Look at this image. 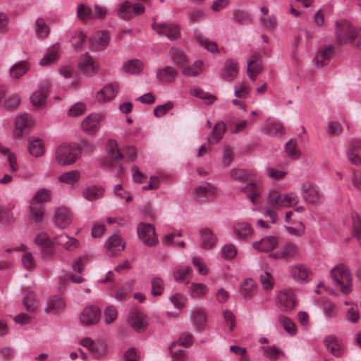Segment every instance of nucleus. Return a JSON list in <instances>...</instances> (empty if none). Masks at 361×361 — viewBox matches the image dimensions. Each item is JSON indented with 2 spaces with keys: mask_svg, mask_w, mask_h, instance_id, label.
I'll use <instances>...</instances> for the list:
<instances>
[{
  "mask_svg": "<svg viewBox=\"0 0 361 361\" xmlns=\"http://www.w3.org/2000/svg\"><path fill=\"white\" fill-rule=\"evenodd\" d=\"M80 154V149L76 145L64 143L57 147L55 159L59 165L65 166L74 164Z\"/></svg>",
  "mask_w": 361,
  "mask_h": 361,
  "instance_id": "obj_1",
  "label": "nucleus"
},
{
  "mask_svg": "<svg viewBox=\"0 0 361 361\" xmlns=\"http://www.w3.org/2000/svg\"><path fill=\"white\" fill-rule=\"evenodd\" d=\"M356 27L345 20H341L335 24V37L336 43L343 46L352 44L355 42Z\"/></svg>",
  "mask_w": 361,
  "mask_h": 361,
  "instance_id": "obj_2",
  "label": "nucleus"
},
{
  "mask_svg": "<svg viewBox=\"0 0 361 361\" xmlns=\"http://www.w3.org/2000/svg\"><path fill=\"white\" fill-rule=\"evenodd\" d=\"M331 276L334 282L339 286L342 292L349 293L351 291L352 275L348 267L343 265L336 266L331 269Z\"/></svg>",
  "mask_w": 361,
  "mask_h": 361,
  "instance_id": "obj_3",
  "label": "nucleus"
},
{
  "mask_svg": "<svg viewBox=\"0 0 361 361\" xmlns=\"http://www.w3.org/2000/svg\"><path fill=\"white\" fill-rule=\"evenodd\" d=\"M267 202L272 207H288L297 204L299 202V198L293 192L281 194L276 190H271Z\"/></svg>",
  "mask_w": 361,
  "mask_h": 361,
  "instance_id": "obj_4",
  "label": "nucleus"
},
{
  "mask_svg": "<svg viewBox=\"0 0 361 361\" xmlns=\"http://www.w3.org/2000/svg\"><path fill=\"white\" fill-rule=\"evenodd\" d=\"M152 28L161 36H165L170 40H175L180 37V31L179 25L173 23H160L154 22L152 24Z\"/></svg>",
  "mask_w": 361,
  "mask_h": 361,
  "instance_id": "obj_5",
  "label": "nucleus"
},
{
  "mask_svg": "<svg viewBox=\"0 0 361 361\" xmlns=\"http://www.w3.org/2000/svg\"><path fill=\"white\" fill-rule=\"evenodd\" d=\"M106 151L109 157L114 161H119L124 158V154L119 151L117 142L114 140H109L108 141L106 145ZM125 156L130 160H134L137 157L136 149L132 146L126 147L125 150Z\"/></svg>",
  "mask_w": 361,
  "mask_h": 361,
  "instance_id": "obj_6",
  "label": "nucleus"
},
{
  "mask_svg": "<svg viewBox=\"0 0 361 361\" xmlns=\"http://www.w3.org/2000/svg\"><path fill=\"white\" fill-rule=\"evenodd\" d=\"M137 229L140 239L146 246L152 247L158 244L155 227L152 224L140 223L137 225Z\"/></svg>",
  "mask_w": 361,
  "mask_h": 361,
  "instance_id": "obj_7",
  "label": "nucleus"
},
{
  "mask_svg": "<svg viewBox=\"0 0 361 361\" xmlns=\"http://www.w3.org/2000/svg\"><path fill=\"white\" fill-rule=\"evenodd\" d=\"M145 7L142 4L137 3L131 5L128 1H126L121 4L118 9L120 18L124 20H130L136 16L144 13Z\"/></svg>",
  "mask_w": 361,
  "mask_h": 361,
  "instance_id": "obj_8",
  "label": "nucleus"
},
{
  "mask_svg": "<svg viewBox=\"0 0 361 361\" xmlns=\"http://www.w3.org/2000/svg\"><path fill=\"white\" fill-rule=\"evenodd\" d=\"M100 317L99 309L93 305L85 307L79 316L80 323L86 326L97 324L99 322Z\"/></svg>",
  "mask_w": 361,
  "mask_h": 361,
  "instance_id": "obj_9",
  "label": "nucleus"
},
{
  "mask_svg": "<svg viewBox=\"0 0 361 361\" xmlns=\"http://www.w3.org/2000/svg\"><path fill=\"white\" fill-rule=\"evenodd\" d=\"M279 307L281 310L290 312L295 306V294L291 290H283L277 296Z\"/></svg>",
  "mask_w": 361,
  "mask_h": 361,
  "instance_id": "obj_10",
  "label": "nucleus"
},
{
  "mask_svg": "<svg viewBox=\"0 0 361 361\" xmlns=\"http://www.w3.org/2000/svg\"><path fill=\"white\" fill-rule=\"evenodd\" d=\"M302 197L307 204H316L321 202L322 195L317 186L307 183L302 186Z\"/></svg>",
  "mask_w": 361,
  "mask_h": 361,
  "instance_id": "obj_11",
  "label": "nucleus"
},
{
  "mask_svg": "<svg viewBox=\"0 0 361 361\" xmlns=\"http://www.w3.org/2000/svg\"><path fill=\"white\" fill-rule=\"evenodd\" d=\"M102 116L99 114H91L82 122V129L87 133L94 134L99 128Z\"/></svg>",
  "mask_w": 361,
  "mask_h": 361,
  "instance_id": "obj_12",
  "label": "nucleus"
},
{
  "mask_svg": "<svg viewBox=\"0 0 361 361\" xmlns=\"http://www.w3.org/2000/svg\"><path fill=\"white\" fill-rule=\"evenodd\" d=\"M78 66L83 74L88 77L94 75L99 70V66L87 52L81 57Z\"/></svg>",
  "mask_w": 361,
  "mask_h": 361,
  "instance_id": "obj_13",
  "label": "nucleus"
},
{
  "mask_svg": "<svg viewBox=\"0 0 361 361\" xmlns=\"http://www.w3.org/2000/svg\"><path fill=\"white\" fill-rule=\"evenodd\" d=\"M298 250V247L296 244L287 243L280 250L271 253L269 256L275 259H289L293 257L297 254Z\"/></svg>",
  "mask_w": 361,
  "mask_h": 361,
  "instance_id": "obj_14",
  "label": "nucleus"
},
{
  "mask_svg": "<svg viewBox=\"0 0 361 361\" xmlns=\"http://www.w3.org/2000/svg\"><path fill=\"white\" fill-rule=\"evenodd\" d=\"M334 54V47L329 45L320 49L314 58V65L319 68L326 65Z\"/></svg>",
  "mask_w": 361,
  "mask_h": 361,
  "instance_id": "obj_15",
  "label": "nucleus"
},
{
  "mask_svg": "<svg viewBox=\"0 0 361 361\" xmlns=\"http://www.w3.org/2000/svg\"><path fill=\"white\" fill-rule=\"evenodd\" d=\"M110 36L106 31L95 34L90 39V47L92 50H103L109 44Z\"/></svg>",
  "mask_w": 361,
  "mask_h": 361,
  "instance_id": "obj_16",
  "label": "nucleus"
},
{
  "mask_svg": "<svg viewBox=\"0 0 361 361\" xmlns=\"http://www.w3.org/2000/svg\"><path fill=\"white\" fill-rule=\"evenodd\" d=\"M66 302L59 295H56L50 298L47 301V306L44 308V312L47 314H56L65 309Z\"/></svg>",
  "mask_w": 361,
  "mask_h": 361,
  "instance_id": "obj_17",
  "label": "nucleus"
},
{
  "mask_svg": "<svg viewBox=\"0 0 361 361\" xmlns=\"http://www.w3.org/2000/svg\"><path fill=\"white\" fill-rule=\"evenodd\" d=\"M54 219L57 227L65 228L71 223L72 214L67 208L59 207L55 212Z\"/></svg>",
  "mask_w": 361,
  "mask_h": 361,
  "instance_id": "obj_18",
  "label": "nucleus"
},
{
  "mask_svg": "<svg viewBox=\"0 0 361 361\" xmlns=\"http://www.w3.org/2000/svg\"><path fill=\"white\" fill-rule=\"evenodd\" d=\"M128 323L136 331H143L147 327L145 317L139 311H133L130 312L128 318Z\"/></svg>",
  "mask_w": 361,
  "mask_h": 361,
  "instance_id": "obj_19",
  "label": "nucleus"
},
{
  "mask_svg": "<svg viewBox=\"0 0 361 361\" xmlns=\"http://www.w3.org/2000/svg\"><path fill=\"white\" fill-rule=\"evenodd\" d=\"M118 85L111 83L103 87L97 94V99L99 102H106L113 99L118 92Z\"/></svg>",
  "mask_w": 361,
  "mask_h": 361,
  "instance_id": "obj_20",
  "label": "nucleus"
},
{
  "mask_svg": "<svg viewBox=\"0 0 361 361\" xmlns=\"http://www.w3.org/2000/svg\"><path fill=\"white\" fill-rule=\"evenodd\" d=\"M348 161L354 165H361V141L354 140L347 151Z\"/></svg>",
  "mask_w": 361,
  "mask_h": 361,
  "instance_id": "obj_21",
  "label": "nucleus"
},
{
  "mask_svg": "<svg viewBox=\"0 0 361 361\" xmlns=\"http://www.w3.org/2000/svg\"><path fill=\"white\" fill-rule=\"evenodd\" d=\"M105 246L108 250L109 255H114L124 249L125 243L118 235L114 234L106 240Z\"/></svg>",
  "mask_w": 361,
  "mask_h": 361,
  "instance_id": "obj_22",
  "label": "nucleus"
},
{
  "mask_svg": "<svg viewBox=\"0 0 361 361\" xmlns=\"http://www.w3.org/2000/svg\"><path fill=\"white\" fill-rule=\"evenodd\" d=\"M238 72V63L228 59L226 61L224 66L222 68L221 77L224 80L232 81L236 78Z\"/></svg>",
  "mask_w": 361,
  "mask_h": 361,
  "instance_id": "obj_23",
  "label": "nucleus"
},
{
  "mask_svg": "<svg viewBox=\"0 0 361 361\" xmlns=\"http://www.w3.org/2000/svg\"><path fill=\"white\" fill-rule=\"evenodd\" d=\"M278 240L274 236H268L262 238L259 241L253 243L252 245L255 249L260 252H270L273 250L277 245Z\"/></svg>",
  "mask_w": 361,
  "mask_h": 361,
  "instance_id": "obj_24",
  "label": "nucleus"
},
{
  "mask_svg": "<svg viewBox=\"0 0 361 361\" xmlns=\"http://www.w3.org/2000/svg\"><path fill=\"white\" fill-rule=\"evenodd\" d=\"M177 71L171 66H166L157 71V77L159 82L164 83H171L176 78Z\"/></svg>",
  "mask_w": 361,
  "mask_h": 361,
  "instance_id": "obj_25",
  "label": "nucleus"
},
{
  "mask_svg": "<svg viewBox=\"0 0 361 361\" xmlns=\"http://www.w3.org/2000/svg\"><path fill=\"white\" fill-rule=\"evenodd\" d=\"M234 233L238 238L245 239L252 235L253 229L247 222L237 223L233 226Z\"/></svg>",
  "mask_w": 361,
  "mask_h": 361,
  "instance_id": "obj_26",
  "label": "nucleus"
},
{
  "mask_svg": "<svg viewBox=\"0 0 361 361\" xmlns=\"http://www.w3.org/2000/svg\"><path fill=\"white\" fill-rule=\"evenodd\" d=\"M32 124V119L29 114H23L18 116L16 119V130L14 134L16 136H21L23 131Z\"/></svg>",
  "mask_w": 361,
  "mask_h": 361,
  "instance_id": "obj_27",
  "label": "nucleus"
},
{
  "mask_svg": "<svg viewBox=\"0 0 361 361\" xmlns=\"http://www.w3.org/2000/svg\"><path fill=\"white\" fill-rule=\"evenodd\" d=\"M226 131V125L222 121L217 122L212 131L211 135L208 137V142L211 144L218 143L223 137Z\"/></svg>",
  "mask_w": 361,
  "mask_h": 361,
  "instance_id": "obj_28",
  "label": "nucleus"
},
{
  "mask_svg": "<svg viewBox=\"0 0 361 361\" xmlns=\"http://www.w3.org/2000/svg\"><path fill=\"white\" fill-rule=\"evenodd\" d=\"M253 172H247L244 169H233L230 171L231 178L235 181L245 183L247 181L253 180Z\"/></svg>",
  "mask_w": 361,
  "mask_h": 361,
  "instance_id": "obj_29",
  "label": "nucleus"
},
{
  "mask_svg": "<svg viewBox=\"0 0 361 361\" xmlns=\"http://www.w3.org/2000/svg\"><path fill=\"white\" fill-rule=\"evenodd\" d=\"M30 217L36 223H39L42 221L44 214V206L41 204H36L30 201Z\"/></svg>",
  "mask_w": 361,
  "mask_h": 361,
  "instance_id": "obj_30",
  "label": "nucleus"
},
{
  "mask_svg": "<svg viewBox=\"0 0 361 361\" xmlns=\"http://www.w3.org/2000/svg\"><path fill=\"white\" fill-rule=\"evenodd\" d=\"M28 149L30 154L35 157L42 156L44 154V145L43 141L39 138L30 140Z\"/></svg>",
  "mask_w": 361,
  "mask_h": 361,
  "instance_id": "obj_31",
  "label": "nucleus"
},
{
  "mask_svg": "<svg viewBox=\"0 0 361 361\" xmlns=\"http://www.w3.org/2000/svg\"><path fill=\"white\" fill-rule=\"evenodd\" d=\"M200 237L202 239V246L204 249L212 248L216 243V238L208 228L202 229L200 231Z\"/></svg>",
  "mask_w": 361,
  "mask_h": 361,
  "instance_id": "obj_32",
  "label": "nucleus"
},
{
  "mask_svg": "<svg viewBox=\"0 0 361 361\" xmlns=\"http://www.w3.org/2000/svg\"><path fill=\"white\" fill-rule=\"evenodd\" d=\"M194 39L200 44V46L207 49L212 53L218 52V47L215 42L209 41L200 32H195Z\"/></svg>",
  "mask_w": 361,
  "mask_h": 361,
  "instance_id": "obj_33",
  "label": "nucleus"
},
{
  "mask_svg": "<svg viewBox=\"0 0 361 361\" xmlns=\"http://www.w3.org/2000/svg\"><path fill=\"white\" fill-rule=\"evenodd\" d=\"M250 181L245 188L241 189V191L247 195L254 204H257L259 203L260 194L255 183L252 180Z\"/></svg>",
  "mask_w": 361,
  "mask_h": 361,
  "instance_id": "obj_34",
  "label": "nucleus"
},
{
  "mask_svg": "<svg viewBox=\"0 0 361 361\" xmlns=\"http://www.w3.org/2000/svg\"><path fill=\"white\" fill-rule=\"evenodd\" d=\"M23 305L25 309L30 312H35L37 311L38 308V302L33 292H27L23 299Z\"/></svg>",
  "mask_w": 361,
  "mask_h": 361,
  "instance_id": "obj_35",
  "label": "nucleus"
},
{
  "mask_svg": "<svg viewBox=\"0 0 361 361\" xmlns=\"http://www.w3.org/2000/svg\"><path fill=\"white\" fill-rule=\"evenodd\" d=\"M293 278L297 281H305L309 274L308 269L302 264H296L290 268Z\"/></svg>",
  "mask_w": 361,
  "mask_h": 361,
  "instance_id": "obj_36",
  "label": "nucleus"
},
{
  "mask_svg": "<svg viewBox=\"0 0 361 361\" xmlns=\"http://www.w3.org/2000/svg\"><path fill=\"white\" fill-rule=\"evenodd\" d=\"M324 343L327 349L335 356L341 355V347L336 337L329 336L324 339Z\"/></svg>",
  "mask_w": 361,
  "mask_h": 361,
  "instance_id": "obj_37",
  "label": "nucleus"
},
{
  "mask_svg": "<svg viewBox=\"0 0 361 361\" xmlns=\"http://www.w3.org/2000/svg\"><path fill=\"white\" fill-rule=\"evenodd\" d=\"M191 272V269L189 267H178L174 271L173 276L177 282L188 283Z\"/></svg>",
  "mask_w": 361,
  "mask_h": 361,
  "instance_id": "obj_38",
  "label": "nucleus"
},
{
  "mask_svg": "<svg viewBox=\"0 0 361 361\" xmlns=\"http://www.w3.org/2000/svg\"><path fill=\"white\" fill-rule=\"evenodd\" d=\"M143 68L142 63L138 59L129 60L124 63L123 71L128 74H136L140 73Z\"/></svg>",
  "mask_w": 361,
  "mask_h": 361,
  "instance_id": "obj_39",
  "label": "nucleus"
},
{
  "mask_svg": "<svg viewBox=\"0 0 361 361\" xmlns=\"http://www.w3.org/2000/svg\"><path fill=\"white\" fill-rule=\"evenodd\" d=\"M170 55L173 61V63L178 67H182L188 63V58L184 52L177 48H171L170 49Z\"/></svg>",
  "mask_w": 361,
  "mask_h": 361,
  "instance_id": "obj_40",
  "label": "nucleus"
},
{
  "mask_svg": "<svg viewBox=\"0 0 361 361\" xmlns=\"http://www.w3.org/2000/svg\"><path fill=\"white\" fill-rule=\"evenodd\" d=\"M262 61L258 54H253L247 61V72L259 73L262 71Z\"/></svg>",
  "mask_w": 361,
  "mask_h": 361,
  "instance_id": "obj_41",
  "label": "nucleus"
},
{
  "mask_svg": "<svg viewBox=\"0 0 361 361\" xmlns=\"http://www.w3.org/2000/svg\"><path fill=\"white\" fill-rule=\"evenodd\" d=\"M263 131L269 136L281 135L284 133V128L279 123L271 122L267 124Z\"/></svg>",
  "mask_w": 361,
  "mask_h": 361,
  "instance_id": "obj_42",
  "label": "nucleus"
},
{
  "mask_svg": "<svg viewBox=\"0 0 361 361\" xmlns=\"http://www.w3.org/2000/svg\"><path fill=\"white\" fill-rule=\"evenodd\" d=\"M29 69V63L25 61H22L14 64L11 68V75L14 78H18L23 76Z\"/></svg>",
  "mask_w": 361,
  "mask_h": 361,
  "instance_id": "obj_43",
  "label": "nucleus"
},
{
  "mask_svg": "<svg viewBox=\"0 0 361 361\" xmlns=\"http://www.w3.org/2000/svg\"><path fill=\"white\" fill-rule=\"evenodd\" d=\"M192 322L199 329L204 328L207 324V319L204 313L200 309H197L192 314Z\"/></svg>",
  "mask_w": 361,
  "mask_h": 361,
  "instance_id": "obj_44",
  "label": "nucleus"
},
{
  "mask_svg": "<svg viewBox=\"0 0 361 361\" xmlns=\"http://www.w3.org/2000/svg\"><path fill=\"white\" fill-rule=\"evenodd\" d=\"M77 16L83 22L92 20L93 15L91 8L85 4H79L77 7Z\"/></svg>",
  "mask_w": 361,
  "mask_h": 361,
  "instance_id": "obj_45",
  "label": "nucleus"
},
{
  "mask_svg": "<svg viewBox=\"0 0 361 361\" xmlns=\"http://www.w3.org/2000/svg\"><path fill=\"white\" fill-rule=\"evenodd\" d=\"M79 178L80 173L77 170H73L63 173L59 177L58 180L61 183L73 185L78 182Z\"/></svg>",
  "mask_w": 361,
  "mask_h": 361,
  "instance_id": "obj_46",
  "label": "nucleus"
},
{
  "mask_svg": "<svg viewBox=\"0 0 361 361\" xmlns=\"http://www.w3.org/2000/svg\"><path fill=\"white\" fill-rule=\"evenodd\" d=\"M353 235L361 244V215L356 212L352 213Z\"/></svg>",
  "mask_w": 361,
  "mask_h": 361,
  "instance_id": "obj_47",
  "label": "nucleus"
},
{
  "mask_svg": "<svg viewBox=\"0 0 361 361\" xmlns=\"http://www.w3.org/2000/svg\"><path fill=\"white\" fill-rule=\"evenodd\" d=\"M215 192L216 188L212 184L208 183L197 187L195 190V194L198 197L213 195Z\"/></svg>",
  "mask_w": 361,
  "mask_h": 361,
  "instance_id": "obj_48",
  "label": "nucleus"
},
{
  "mask_svg": "<svg viewBox=\"0 0 361 361\" xmlns=\"http://www.w3.org/2000/svg\"><path fill=\"white\" fill-rule=\"evenodd\" d=\"M202 61L197 60L194 62L192 66L184 68L182 71V73L183 75L187 76H197L202 72Z\"/></svg>",
  "mask_w": 361,
  "mask_h": 361,
  "instance_id": "obj_49",
  "label": "nucleus"
},
{
  "mask_svg": "<svg viewBox=\"0 0 361 361\" xmlns=\"http://www.w3.org/2000/svg\"><path fill=\"white\" fill-rule=\"evenodd\" d=\"M152 290L151 294L156 297L161 295L164 290V281L158 276H154L151 280Z\"/></svg>",
  "mask_w": 361,
  "mask_h": 361,
  "instance_id": "obj_50",
  "label": "nucleus"
},
{
  "mask_svg": "<svg viewBox=\"0 0 361 361\" xmlns=\"http://www.w3.org/2000/svg\"><path fill=\"white\" fill-rule=\"evenodd\" d=\"M208 288L203 283H192L190 288V293L193 298L203 297L207 294Z\"/></svg>",
  "mask_w": 361,
  "mask_h": 361,
  "instance_id": "obj_51",
  "label": "nucleus"
},
{
  "mask_svg": "<svg viewBox=\"0 0 361 361\" xmlns=\"http://www.w3.org/2000/svg\"><path fill=\"white\" fill-rule=\"evenodd\" d=\"M50 191L47 189L42 188L39 190L35 193V195L30 201L36 204H43L44 203L49 202L50 200Z\"/></svg>",
  "mask_w": 361,
  "mask_h": 361,
  "instance_id": "obj_52",
  "label": "nucleus"
},
{
  "mask_svg": "<svg viewBox=\"0 0 361 361\" xmlns=\"http://www.w3.org/2000/svg\"><path fill=\"white\" fill-rule=\"evenodd\" d=\"M35 32L38 37H45L49 35V27L43 18L37 19Z\"/></svg>",
  "mask_w": 361,
  "mask_h": 361,
  "instance_id": "obj_53",
  "label": "nucleus"
},
{
  "mask_svg": "<svg viewBox=\"0 0 361 361\" xmlns=\"http://www.w3.org/2000/svg\"><path fill=\"white\" fill-rule=\"evenodd\" d=\"M254 290V281L252 279H247L241 285L240 291L245 298H250Z\"/></svg>",
  "mask_w": 361,
  "mask_h": 361,
  "instance_id": "obj_54",
  "label": "nucleus"
},
{
  "mask_svg": "<svg viewBox=\"0 0 361 361\" xmlns=\"http://www.w3.org/2000/svg\"><path fill=\"white\" fill-rule=\"evenodd\" d=\"M279 322L290 334L295 335L296 334V327L294 323L290 319L283 316H280L279 317Z\"/></svg>",
  "mask_w": 361,
  "mask_h": 361,
  "instance_id": "obj_55",
  "label": "nucleus"
},
{
  "mask_svg": "<svg viewBox=\"0 0 361 361\" xmlns=\"http://www.w3.org/2000/svg\"><path fill=\"white\" fill-rule=\"evenodd\" d=\"M103 194V189L95 186L87 188L83 192L84 197L88 200H92L101 197Z\"/></svg>",
  "mask_w": 361,
  "mask_h": 361,
  "instance_id": "obj_56",
  "label": "nucleus"
},
{
  "mask_svg": "<svg viewBox=\"0 0 361 361\" xmlns=\"http://www.w3.org/2000/svg\"><path fill=\"white\" fill-rule=\"evenodd\" d=\"M35 243L41 248L54 246L53 242L49 239L46 233H39L35 238Z\"/></svg>",
  "mask_w": 361,
  "mask_h": 361,
  "instance_id": "obj_57",
  "label": "nucleus"
},
{
  "mask_svg": "<svg viewBox=\"0 0 361 361\" xmlns=\"http://www.w3.org/2000/svg\"><path fill=\"white\" fill-rule=\"evenodd\" d=\"M297 142L291 139L285 145V150L288 155L293 159H298L300 156V152L296 148Z\"/></svg>",
  "mask_w": 361,
  "mask_h": 361,
  "instance_id": "obj_58",
  "label": "nucleus"
},
{
  "mask_svg": "<svg viewBox=\"0 0 361 361\" xmlns=\"http://www.w3.org/2000/svg\"><path fill=\"white\" fill-rule=\"evenodd\" d=\"M73 46L74 49L79 51L81 50L84 42L86 40V36L85 34H83L82 32H76L73 37Z\"/></svg>",
  "mask_w": 361,
  "mask_h": 361,
  "instance_id": "obj_59",
  "label": "nucleus"
},
{
  "mask_svg": "<svg viewBox=\"0 0 361 361\" xmlns=\"http://www.w3.org/2000/svg\"><path fill=\"white\" fill-rule=\"evenodd\" d=\"M117 310L114 306H108L104 312V321L107 324L113 323L117 318Z\"/></svg>",
  "mask_w": 361,
  "mask_h": 361,
  "instance_id": "obj_60",
  "label": "nucleus"
},
{
  "mask_svg": "<svg viewBox=\"0 0 361 361\" xmlns=\"http://www.w3.org/2000/svg\"><path fill=\"white\" fill-rule=\"evenodd\" d=\"M235 96L238 98H245L249 94L248 85L246 82H242L234 86Z\"/></svg>",
  "mask_w": 361,
  "mask_h": 361,
  "instance_id": "obj_61",
  "label": "nucleus"
},
{
  "mask_svg": "<svg viewBox=\"0 0 361 361\" xmlns=\"http://www.w3.org/2000/svg\"><path fill=\"white\" fill-rule=\"evenodd\" d=\"M46 98L44 93L37 91L30 96V101L34 106H41L45 104Z\"/></svg>",
  "mask_w": 361,
  "mask_h": 361,
  "instance_id": "obj_62",
  "label": "nucleus"
},
{
  "mask_svg": "<svg viewBox=\"0 0 361 361\" xmlns=\"http://www.w3.org/2000/svg\"><path fill=\"white\" fill-rule=\"evenodd\" d=\"M260 282L264 289L269 290L272 289L274 286V281L271 274L268 271H265L260 276Z\"/></svg>",
  "mask_w": 361,
  "mask_h": 361,
  "instance_id": "obj_63",
  "label": "nucleus"
},
{
  "mask_svg": "<svg viewBox=\"0 0 361 361\" xmlns=\"http://www.w3.org/2000/svg\"><path fill=\"white\" fill-rule=\"evenodd\" d=\"M222 257L226 259H231L234 258L237 254L235 247L232 244L224 245L221 249Z\"/></svg>",
  "mask_w": 361,
  "mask_h": 361,
  "instance_id": "obj_64",
  "label": "nucleus"
}]
</instances>
